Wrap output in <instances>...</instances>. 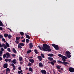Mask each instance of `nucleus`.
Returning a JSON list of instances; mask_svg holds the SVG:
<instances>
[{"label":"nucleus","mask_w":74,"mask_h":74,"mask_svg":"<svg viewBox=\"0 0 74 74\" xmlns=\"http://www.w3.org/2000/svg\"><path fill=\"white\" fill-rule=\"evenodd\" d=\"M62 60L63 61V62L60 60H58V62L59 63H61V64H64V65L66 66H67V65L66 64H69V63L67 62H66V59L64 58H63V56L62 57Z\"/></svg>","instance_id":"obj_1"},{"label":"nucleus","mask_w":74,"mask_h":74,"mask_svg":"<svg viewBox=\"0 0 74 74\" xmlns=\"http://www.w3.org/2000/svg\"><path fill=\"white\" fill-rule=\"evenodd\" d=\"M42 46V49L44 51H47V49L50 48V46L47 44H43Z\"/></svg>","instance_id":"obj_2"},{"label":"nucleus","mask_w":74,"mask_h":74,"mask_svg":"<svg viewBox=\"0 0 74 74\" xmlns=\"http://www.w3.org/2000/svg\"><path fill=\"white\" fill-rule=\"evenodd\" d=\"M65 55L66 56V57H67L68 58H71V53H70L69 51H66L65 52Z\"/></svg>","instance_id":"obj_3"},{"label":"nucleus","mask_w":74,"mask_h":74,"mask_svg":"<svg viewBox=\"0 0 74 74\" xmlns=\"http://www.w3.org/2000/svg\"><path fill=\"white\" fill-rule=\"evenodd\" d=\"M69 71L71 73H74V69L73 68L70 67L69 69Z\"/></svg>","instance_id":"obj_4"},{"label":"nucleus","mask_w":74,"mask_h":74,"mask_svg":"<svg viewBox=\"0 0 74 74\" xmlns=\"http://www.w3.org/2000/svg\"><path fill=\"white\" fill-rule=\"evenodd\" d=\"M3 67L4 68L7 69V68L8 67V64H7V63L3 65Z\"/></svg>","instance_id":"obj_5"},{"label":"nucleus","mask_w":74,"mask_h":74,"mask_svg":"<svg viewBox=\"0 0 74 74\" xmlns=\"http://www.w3.org/2000/svg\"><path fill=\"white\" fill-rule=\"evenodd\" d=\"M29 49H32V48H33V44H32V43L30 42L29 44Z\"/></svg>","instance_id":"obj_6"},{"label":"nucleus","mask_w":74,"mask_h":74,"mask_svg":"<svg viewBox=\"0 0 74 74\" xmlns=\"http://www.w3.org/2000/svg\"><path fill=\"white\" fill-rule=\"evenodd\" d=\"M37 58L38 59V60H39V61H41V60H42V58L41 56H38L37 57Z\"/></svg>","instance_id":"obj_7"},{"label":"nucleus","mask_w":74,"mask_h":74,"mask_svg":"<svg viewBox=\"0 0 74 74\" xmlns=\"http://www.w3.org/2000/svg\"><path fill=\"white\" fill-rule=\"evenodd\" d=\"M44 65H43V64H42V62H40L39 64V66L40 67H41V68H42V67H43Z\"/></svg>","instance_id":"obj_8"},{"label":"nucleus","mask_w":74,"mask_h":74,"mask_svg":"<svg viewBox=\"0 0 74 74\" xmlns=\"http://www.w3.org/2000/svg\"><path fill=\"white\" fill-rule=\"evenodd\" d=\"M29 61L32 63H34V60L33 59H29Z\"/></svg>","instance_id":"obj_9"},{"label":"nucleus","mask_w":74,"mask_h":74,"mask_svg":"<svg viewBox=\"0 0 74 74\" xmlns=\"http://www.w3.org/2000/svg\"><path fill=\"white\" fill-rule=\"evenodd\" d=\"M6 55L7 56H6V58H8L9 57H10V54L9 53H6Z\"/></svg>","instance_id":"obj_10"},{"label":"nucleus","mask_w":74,"mask_h":74,"mask_svg":"<svg viewBox=\"0 0 74 74\" xmlns=\"http://www.w3.org/2000/svg\"><path fill=\"white\" fill-rule=\"evenodd\" d=\"M18 44L21 47H23L24 45V43H20Z\"/></svg>","instance_id":"obj_11"},{"label":"nucleus","mask_w":74,"mask_h":74,"mask_svg":"<svg viewBox=\"0 0 74 74\" xmlns=\"http://www.w3.org/2000/svg\"><path fill=\"white\" fill-rule=\"evenodd\" d=\"M10 68H7L5 69V71L6 72H10Z\"/></svg>","instance_id":"obj_12"},{"label":"nucleus","mask_w":74,"mask_h":74,"mask_svg":"<svg viewBox=\"0 0 74 74\" xmlns=\"http://www.w3.org/2000/svg\"><path fill=\"white\" fill-rule=\"evenodd\" d=\"M0 26H2L3 27L4 26V25H3V23L1 20H0Z\"/></svg>","instance_id":"obj_13"},{"label":"nucleus","mask_w":74,"mask_h":74,"mask_svg":"<svg viewBox=\"0 0 74 74\" xmlns=\"http://www.w3.org/2000/svg\"><path fill=\"white\" fill-rule=\"evenodd\" d=\"M58 46V45H56V50H59V47Z\"/></svg>","instance_id":"obj_14"},{"label":"nucleus","mask_w":74,"mask_h":74,"mask_svg":"<svg viewBox=\"0 0 74 74\" xmlns=\"http://www.w3.org/2000/svg\"><path fill=\"white\" fill-rule=\"evenodd\" d=\"M12 51L14 53H16V50H15V48H13Z\"/></svg>","instance_id":"obj_15"},{"label":"nucleus","mask_w":74,"mask_h":74,"mask_svg":"<svg viewBox=\"0 0 74 74\" xmlns=\"http://www.w3.org/2000/svg\"><path fill=\"white\" fill-rule=\"evenodd\" d=\"M5 44L3 43L1 45V42H0V48H1L2 47H3L4 45H5Z\"/></svg>","instance_id":"obj_16"},{"label":"nucleus","mask_w":74,"mask_h":74,"mask_svg":"<svg viewBox=\"0 0 74 74\" xmlns=\"http://www.w3.org/2000/svg\"><path fill=\"white\" fill-rule=\"evenodd\" d=\"M48 59L49 60H50V61H52L53 60V58L51 57H49Z\"/></svg>","instance_id":"obj_17"},{"label":"nucleus","mask_w":74,"mask_h":74,"mask_svg":"<svg viewBox=\"0 0 74 74\" xmlns=\"http://www.w3.org/2000/svg\"><path fill=\"white\" fill-rule=\"evenodd\" d=\"M6 45L8 47V48H9L10 47V45H9V44H8V43L7 42H6Z\"/></svg>","instance_id":"obj_18"},{"label":"nucleus","mask_w":74,"mask_h":74,"mask_svg":"<svg viewBox=\"0 0 74 74\" xmlns=\"http://www.w3.org/2000/svg\"><path fill=\"white\" fill-rule=\"evenodd\" d=\"M20 34L22 36H23L24 35V33L23 32H20Z\"/></svg>","instance_id":"obj_19"},{"label":"nucleus","mask_w":74,"mask_h":74,"mask_svg":"<svg viewBox=\"0 0 74 74\" xmlns=\"http://www.w3.org/2000/svg\"><path fill=\"white\" fill-rule=\"evenodd\" d=\"M22 46H21L19 45V44L18 45V48H19V49H22Z\"/></svg>","instance_id":"obj_20"},{"label":"nucleus","mask_w":74,"mask_h":74,"mask_svg":"<svg viewBox=\"0 0 74 74\" xmlns=\"http://www.w3.org/2000/svg\"><path fill=\"white\" fill-rule=\"evenodd\" d=\"M19 60L20 61H22L23 60V58H22V57H19Z\"/></svg>","instance_id":"obj_21"},{"label":"nucleus","mask_w":74,"mask_h":74,"mask_svg":"<svg viewBox=\"0 0 74 74\" xmlns=\"http://www.w3.org/2000/svg\"><path fill=\"white\" fill-rule=\"evenodd\" d=\"M48 56H50V57H52L53 56V54H49L48 55Z\"/></svg>","instance_id":"obj_22"},{"label":"nucleus","mask_w":74,"mask_h":74,"mask_svg":"<svg viewBox=\"0 0 74 74\" xmlns=\"http://www.w3.org/2000/svg\"><path fill=\"white\" fill-rule=\"evenodd\" d=\"M46 50H47V51H48V52H50V51H51V49L49 48L47 49Z\"/></svg>","instance_id":"obj_23"},{"label":"nucleus","mask_w":74,"mask_h":74,"mask_svg":"<svg viewBox=\"0 0 74 74\" xmlns=\"http://www.w3.org/2000/svg\"><path fill=\"white\" fill-rule=\"evenodd\" d=\"M52 46L53 47H54V48L55 49H56V45L55 44H52Z\"/></svg>","instance_id":"obj_24"},{"label":"nucleus","mask_w":74,"mask_h":74,"mask_svg":"<svg viewBox=\"0 0 74 74\" xmlns=\"http://www.w3.org/2000/svg\"><path fill=\"white\" fill-rule=\"evenodd\" d=\"M4 36L5 37H8V34H4Z\"/></svg>","instance_id":"obj_25"},{"label":"nucleus","mask_w":74,"mask_h":74,"mask_svg":"<svg viewBox=\"0 0 74 74\" xmlns=\"http://www.w3.org/2000/svg\"><path fill=\"white\" fill-rule=\"evenodd\" d=\"M3 54V51H1L0 50V57L2 56V54Z\"/></svg>","instance_id":"obj_26"},{"label":"nucleus","mask_w":74,"mask_h":74,"mask_svg":"<svg viewBox=\"0 0 74 74\" xmlns=\"http://www.w3.org/2000/svg\"><path fill=\"white\" fill-rule=\"evenodd\" d=\"M3 46V48H4L5 49H7V46H6L5 44Z\"/></svg>","instance_id":"obj_27"},{"label":"nucleus","mask_w":74,"mask_h":74,"mask_svg":"<svg viewBox=\"0 0 74 74\" xmlns=\"http://www.w3.org/2000/svg\"><path fill=\"white\" fill-rule=\"evenodd\" d=\"M32 51V50H29L27 51V54L31 52Z\"/></svg>","instance_id":"obj_28"},{"label":"nucleus","mask_w":74,"mask_h":74,"mask_svg":"<svg viewBox=\"0 0 74 74\" xmlns=\"http://www.w3.org/2000/svg\"><path fill=\"white\" fill-rule=\"evenodd\" d=\"M12 62L14 63V64H15L16 63V60L14 59L12 60Z\"/></svg>","instance_id":"obj_29"},{"label":"nucleus","mask_w":74,"mask_h":74,"mask_svg":"<svg viewBox=\"0 0 74 74\" xmlns=\"http://www.w3.org/2000/svg\"><path fill=\"white\" fill-rule=\"evenodd\" d=\"M22 73V70L18 71V74H21V73Z\"/></svg>","instance_id":"obj_30"},{"label":"nucleus","mask_w":74,"mask_h":74,"mask_svg":"<svg viewBox=\"0 0 74 74\" xmlns=\"http://www.w3.org/2000/svg\"><path fill=\"white\" fill-rule=\"evenodd\" d=\"M8 37L9 39H11V38L12 37V36L11 35L9 34L8 35Z\"/></svg>","instance_id":"obj_31"},{"label":"nucleus","mask_w":74,"mask_h":74,"mask_svg":"<svg viewBox=\"0 0 74 74\" xmlns=\"http://www.w3.org/2000/svg\"><path fill=\"white\" fill-rule=\"evenodd\" d=\"M26 37L27 38H28V39H30V36H29L27 35L26 36Z\"/></svg>","instance_id":"obj_32"},{"label":"nucleus","mask_w":74,"mask_h":74,"mask_svg":"<svg viewBox=\"0 0 74 74\" xmlns=\"http://www.w3.org/2000/svg\"><path fill=\"white\" fill-rule=\"evenodd\" d=\"M34 51L35 53H36V54H37V53H38V51H37V49H35L34 50Z\"/></svg>","instance_id":"obj_33"},{"label":"nucleus","mask_w":74,"mask_h":74,"mask_svg":"<svg viewBox=\"0 0 74 74\" xmlns=\"http://www.w3.org/2000/svg\"><path fill=\"white\" fill-rule=\"evenodd\" d=\"M6 54H3V56L4 59H5V57H6Z\"/></svg>","instance_id":"obj_34"},{"label":"nucleus","mask_w":74,"mask_h":74,"mask_svg":"<svg viewBox=\"0 0 74 74\" xmlns=\"http://www.w3.org/2000/svg\"><path fill=\"white\" fill-rule=\"evenodd\" d=\"M26 43H29V40L28 39H26Z\"/></svg>","instance_id":"obj_35"},{"label":"nucleus","mask_w":74,"mask_h":74,"mask_svg":"<svg viewBox=\"0 0 74 74\" xmlns=\"http://www.w3.org/2000/svg\"><path fill=\"white\" fill-rule=\"evenodd\" d=\"M29 70L30 71H31V72H32V68L31 67H29Z\"/></svg>","instance_id":"obj_36"},{"label":"nucleus","mask_w":74,"mask_h":74,"mask_svg":"<svg viewBox=\"0 0 74 74\" xmlns=\"http://www.w3.org/2000/svg\"><path fill=\"white\" fill-rule=\"evenodd\" d=\"M16 40L17 41H19V37L17 36L16 37Z\"/></svg>","instance_id":"obj_37"},{"label":"nucleus","mask_w":74,"mask_h":74,"mask_svg":"<svg viewBox=\"0 0 74 74\" xmlns=\"http://www.w3.org/2000/svg\"><path fill=\"white\" fill-rule=\"evenodd\" d=\"M27 66H32V63H29L28 65H27Z\"/></svg>","instance_id":"obj_38"},{"label":"nucleus","mask_w":74,"mask_h":74,"mask_svg":"<svg viewBox=\"0 0 74 74\" xmlns=\"http://www.w3.org/2000/svg\"><path fill=\"white\" fill-rule=\"evenodd\" d=\"M41 56L42 58H44L45 57H44V54H43L42 53H41Z\"/></svg>","instance_id":"obj_39"},{"label":"nucleus","mask_w":74,"mask_h":74,"mask_svg":"<svg viewBox=\"0 0 74 74\" xmlns=\"http://www.w3.org/2000/svg\"><path fill=\"white\" fill-rule=\"evenodd\" d=\"M58 56H59V57H62H62L63 56L62 55H61V54H58Z\"/></svg>","instance_id":"obj_40"},{"label":"nucleus","mask_w":74,"mask_h":74,"mask_svg":"<svg viewBox=\"0 0 74 74\" xmlns=\"http://www.w3.org/2000/svg\"><path fill=\"white\" fill-rule=\"evenodd\" d=\"M7 50L8 52H11V50H10V48H8Z\"/></svg>","instance_id":"obj_41"},{"label":"nucleus","mask_w":74,"mask_h":74,"mask_svg":"<svg viewBox=\"0 0 74 74\" xmlns=\"http://www.w3.org/2000/svg\"><path fill=\"white\" fill-rule=\"evenodd\" d=\"M16 43V44H19V41L17 40H16L15 41Z\"/></svg>","instance_id":"obj_42"},{"label":"nucleus","mask_w":74,"mask_h":74,"mask_svg":"<svg viewBox=\"0 0 74 74\" xmlns=\"http://www.w3.org/2000/svg\"><path fill=\"white\" fill-rule=\"evenodd\" d=\"M25 39H24L23 40H22L21 41L22 42H25Z\"/></svg>","instance_id":"obj_43"},{"label":"nucleus","mask_w":74,"mask_h":74,"mask_svg":"<svg viewBox=\"0 0 74 74\" xmlns=\"http://www.w3.org/2000/svg\"><path fill=\"white\" fill-rule=\"evenodd\" d=\"M2 40L4 42H6V41H5V39H4V38H3L2 39Z\"/></svg>","instance_id":"obj_44"},{"label":"nucleus","mask_w":74,"mask_h":74,"mask_svg":"<svg viewBox=\"0 0 74 74\" xmlns=\"http://www.w3.org/2000/svg\"><path fill=\"white\" fill-rule=\"evenodd\" d=\"M12 55L13 57H15V56H16V55L15 54H12Z\"/></svg>","instance_id":"obj_45"},{"label":"nucleus","mask_w":74,"mask_h":74,"mask_svg":"<svg viewBox=\"0 0 74 74\" xmlns=\"http://www.w3.org/2000/svg\"><path fill=\"white\" fill-rule=\"evenodd\" d=\"M56 68L58 69H60V68L59 67V66L57 65L56 66Z\"/></svg>","instance_id":"obj_46"},{"label":"nucleus","mask_w":74,"mask_h":74,"mask_svg":"<svg viewBox=\"0 0 74 74\" xmlns=\"http://www.w3.org/2000/svg\"><path fill=\"white\" fill-rule=\"evenodd\" d=\"M3 36L2 35H0V38H3Z\"/></svg>","instance_id":"obj_47"},{"label":"nucleus","mask_w":74,"mask_h":74,"mask_svg":"<svg viewBox=\"0 0 74 74\" xmlns=\"http://www.w3.org/2000/svg\"><path fill=\"white\" fill-rule=\"evenodd\" d=\"M13 67V70H15V69H16V68L15 67V66H14Z\"/></svg>","instance_id":"obj_48"},{"label":"nucleus","mask_w":74,"mask_h":74,"mask_svg":"<svg viewBox=\"0 0 74 74\" xmlns=\"http://www.w3.org/2000/svg\"><path fill=\"white\" fill-rule=\"evenodd\" d=\"M1 51H2V52H3V51H4V49L3 48H1Z\"/></svg>","instance_id":"obj_49"},{"label":"nucleus","mask_w":74,"mask_h":74,"mask_svg":"<svg viewBox=\"0 0 74 74\" xmlns=\"http://www.w3.org/2000/svg\"><path fill=\"white\" fill-rule=\"evenodd\" d=\"M38 47L40 50H42V49H41V47H40V46H38Z\"/></svg>","instance_id":"obj_50"},{"label":"nucleus","mask_w":74,"mask_h":74,"mask_svg":"<svg viewBox=\"0 0 74 74\" xmlns=\"http://www.w3.org/2000/svg\"><path fill=\"white\" fill-rule=\"evenodd\" d=\"M51 64H52V65H54V63H53V61L51 62Z\"/></svg>","instance_id":"obj_51"},{"label":"nucleus","mask_w":74,"mask_h":74,"mask_svg":"<svg viewBox=\"0 0 74 74\" xmlns=\"http://www.w3.org/2000/svg\"><path fill=\"white\" fill-rule=\"evenodd\" d=\"M63 58H64L65 59H67V57L65 56H63Z\"/></svg>","instance_id":"obj_52"},{"label":"nucleus","mask_w":74,"mask_h":74,"mask_svg":"<svg viewBox=\"0 0 74 74\" xmlns=\"http://www.w3.org/2000/svg\"><path fill=\"white\" fill-rule=\"evenodd\" d=\"M18 69L19 70H21L22 69V68L21 67H19L18 68Z\"/></svg>","instance_id":"obj_53"},{"label":"nucleus","mask_w":74,"mask_h":74,"mask_svg":"<svg viewBox=\"0 0 74 74\" xmlns=\"http://www.w3.org/2000/svg\"><path fill=\"white\" fill-rule=\"evenodd\" d=\"M5 62H8V59H5Z\"/></svg>","instance_id":"obj_54"},{"label":"nucleus","mask_w":74,"mask_h":74,"mask_svg":"<svg viewBox=\"0 0 74 74\" xmlns=\"http://www.w3.org/2000/svg\"><path fill=\"white\" fill-rule=\"evenodd\" d=\"M11 66H12V67H14V66H15V65L13 63H12V64H11Z\"/></svg>","instance_id":"obj_55"},{"label":"nucleus","mask_w":74,"mask_h":74,"mask_svg":"<svg viewBox=\"0 0 74 74\" xmlns=\"http://www.w3.org/2000/svg\"><path fill=\"white\" fill-rule=\"evenodd\" d=\"M49 33L48 32H46L45 33L46 34H47V35L49 34Z\"/></svg>","instance_id":"obj_56"},{"label":"nucleus","mask_w":74,"mask_h":74,"mask_svg":"<svg viewBox=\"0 0 74 74\" xmlns=\"http://www.w3.org/2000/svg\"><path fill=\"white\" fill-rule=\"evenodd\" d=\"M58 71H59V72H60V73H62V70H60V69L58 70Z\"/></svg>","instance_id":"obj_57"},{"label":"nucleus","mask_w":74,"mask_h":74,"mask_svg":"<svg viewBox=\"0 0 74 74\" xmlns=\"http://www.w3.org/2000/svg\"><path fill=\"white\" fill-rule=\"evenodd\" d=\"M0 30H3V27H0Z\"/></svg>","instance_id":"obj_58"},{"label":"nucleus","mask_w":74,"mask_h":74,"mask_svg":"<svg viewBox=\"0 0 74 74\" xmlns=\"http://www.w3.org/2000/svg\"><path fill=\"white\" fill-rule=\"evenodd\" d=\"M8 61L9 62H10L11 61V60L10 59H8Z\"/></svg>","instance_id":"obj_59"},{"label":"nucleus","mask_w":74,"mask_h":74,"mask_svg":"<svg viewBox=\"0 0 74 74\" xmlns=\"http://www.w3.org/2000/svg\"><path fill=\"white\" fill-rule=\"evenodd\" d=\"M52 62H53V63H56V60H53L52 61Z\"/></svg>","instance_id":"obj_60"},{"label":"nucleus","mask_w":74,"mask_h":74,"mask_svg":"<svg viewBox=\"0 0 74 74\" xmlns=\"http://www.w3.org/2000/svg\"><path fill=\"white\" fill-rule=\"evenodd\" d=\"M2 60V58L1 57H0V60Z\"/></svg>","instance_id":"obj_61"},{"label":"nucleus","mask_w":74,"mask_h":74,"mask_svg":"<svg viewBox=\"0 0 74 74\" xmlns=\"http://www.w3.org/2000/svg\"><path fill=\"white\" fill-rule=\"evenodd\" d=\"M20 64H23V62H20Z\"/></svg>","instance_id":"obj_62"},{"label":"nucleus","mask_w":74,"mask_h":74,"mask_svg":"<svg viewBox=\"0 0 74 74\" xmlns=\"http://www.w3.org/2000/svg\"><path fill=\"white\" fill-rule=\"evenodd\" d=\"M61 69L62 70H63V69L62 68H61Z\"/></svg>","instance_id":"obj_63"},{"label":"nucleus","mask_w":74,"mask_h":74,"mask_svg":"<svg viewBox=\"0 0 74 74\" xmlns=\"http://www.w3.org/2000/svg\"><path fill=\"white\" fill-rule=\"evenodd\" d=\"M30 59H32L33 58V57H31L29 58Z\"/></svg>","instance_id":"obj_64"}]
</instances>
